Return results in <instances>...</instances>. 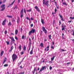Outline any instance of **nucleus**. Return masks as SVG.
<instances>
[{
    "instance_id": "nucleus-1",
    "label": "nucleus",
    "mask_w": 74,
    "mask_h": 74,
    "mask_svg": "<svg viewBox=\"0 0 74 74\" xmlns=\"http://www.w3.org/2000/svg\"><path fill=\"white\" fill-rule=\"evenodd\" d=\"M17 55L16 54L14 53L12 55V59L13 60V62H14V61L17 59Z\"/></svg>"
},
{
    "instance_id": "nucleus-2",
    "label": "nucleus",
    "mask_w": 74,
    "mask_h": 74,
    "mask_svg": "<svg viewBox=\"0 0 74 74\" xmlns=\"http://www.w3.org/2000/svg\"><path fill=\"white\" fill-rule=\"evenodd\" d=\"M35 31H36V30L32 28L31 30L29 32L28 34L29 36H30L32 33H34Z\"/></svg>"
},
{
    "instance_id": "nucleus-3",
    "label": "nucleus",
    "mask_w": 74,
    "mask_h": 74,
    "mask_svg": "<svg viewBox=\"0 0 74 74\" xmlns=\"http://www.w3.org/2000/svg\"><path fill=\"white\" fill-rule=\"evenodd\" d=\"M43 4H45V5H46L47 7H48L49 5V3H48L49 2V1H47V2H45V0H43Z\"/></svg>"
},
{
    "instance_id": "nucleus-4",
    "label": "nucleus",
    "mask_w": 74,
    "mask_h": 74,
    "mask_svg": "<svg viewBox=\"0 0 74 74\" xmlns=\"http://www.w3.org/2000/svg\"><path fill=\"white\" fill-rule=\"evenodd\" d=\"M5 5H2L1 6V8H3L1 9L0 10L1 11H3L4 10H5Z\"/></svg>"
},
{
    "instance_id": "nucleus-5",
    "label": "nucleus",
    "mask_w": 74,
    "mask_h": 74,
    "mask_svg": "<svg viewBox=\"0 0 74 74\" xmlns=\"http://www.w3.org/2000/svg\"><path fill=\"white\" fill-rule=\"evenodd\" d=\"M23 9H22L20 12L21 17V18H22L23 16Z\"/></svg>"
},
{
    "instance_id": "nucleus-6",
    "label": "nucleus",
    "mask_w": 74,
    "mask_h": 74,
    "mask_svg": "<svg viewBox=\"0 0 74 74\" xmlns=\"http://www.w3.org/2000/svg\"><path fill=\"white\" fill-rule=\"evenodd\" d=\"M42 29L43 32H45V34H47V31L46 29H45V27L43 26L42 27Z\"/></svg>"
},
{
    "instance_id": "nucleus-7",
    "label": "nucleus",
    "mask_w": 74,
    "mask_h": 74,
    "mask_svg": "<svg viewBox=\"0 0 74 74\" xmlns=\"http://www.w3.org/2000/svg\"><path fill=\"white\" fill-rule=\"evenodd\" d=\"M46 68V66H44L42 67L41 68V69H40V71H39V73H40L41 71H43Z\"/></svg>"
},
{
    "instance_id": "nucleus-8",
    "label": "nucleus",
    "mask_w": 74,
    "mask_h": 74,
    "mask_svg": "<svg viewBox=\"0 0 74 74\" xmlns=\"http://www.w3.org/2000/svg\"><path fill=\"white\" fill-rule=\"evenodd\" d=\"M6 21H7V19H5L3 21L2 23V25L3 26L5 25V22H6Z\"/></svg>"
},
{
    "instance_id": "nucleus-9",
    "label": "nucleus",
    "mask_w": 74,
    "mask_h": 74,
    "mask_svg": "<svg viewBox=\"0 0 74 74\" xmlns=\"http://www.w3.org/2000/svg\"><path fill=\"white\" fill-rule=\"evenodd\" d=\"M49 46H48L47 48H45V51H48L49 50Z\"/></svg>"
},
{
    "instance_id": "nucleus-10",
    "label": "nucleus",
    "mask_w": 74,
    "mask_h": 74,
    "mask_svg": "<svg viewBox=\"0 0 74 74\" xmlns=\"http://www.w3.org/2000/svg\"><path fill=\"white\" fill-rule=\"evenodd\" d=\"M59 15L60 16V17L61 18V21H64V19L63 18L62 16L60 14H59Z\"/></svg>"
},
{
    "instance_id": "nucleus-11",
    "label": "nucleus",
    "mask_w": 74,
    "mask_h": 74,
    "mask_svg": "<svg viewBox=\"0 0 74 74\" xmlns=\"http://www.w3.org/2000/svg\"><path fill=\"white\" fill-rule=\"evenodd\" d=\"M35 9H36L37 11H38V12H39V11H40V10H39V8H38V7L37 6H36L34 7Z\"/></svg>"
},
{
    "instance_id": "nucleus-12",
    "label": "nucleus",
    "mask_w": 74,
    "mask_h": 74,
    "mask_svg": "<svg viewBox=\"0 0 74 74\" xmlns=\"http://www.w3.org/2000/svg\"><path fill=\"white\" fill-rule=\"evenodd\" d=\"M10 39H11L12 41H15V40H14V38L13 37H10Z\"/></svg>"
},
{
    "instance_id": "nucleus-13",
    "label": "nucleus",
    "mask_w": 74,
    "mask_h": 74,
    "mask_svg": "<svg viewBox=\"0 0 74 74\" xmlns=\"http://www.w3.org/2000/svg\"><path fill=\"white\" fill-rule=\"evenodd\" d=\"M36 70V67H35L34 68V70L32 71L33 74H34L35 73Z\"/></svg>"
},
{
    "instance_id": "nucleus-14",
    "label": "nucleus",
    "mask_w": 74,
    "mask_h": 74,
    "mask_svg": "<svg viewBox=\"0 0 74 74\" xmlns=\"http://www.w3.org/2000/svg\"><path fill=\"white\" fill-rule=\"evenodd\" d=\"M33 49H32V50H31L30 52V55H32L33 53Z\"/></svg>"
},
{
    "instance_id": "nucleus-15",
    "label": "nucleus",
    "mask_w": 74,
    "mask_h": 74,
    "mask_svg": "<svg viewBox=\"0 0 74 74\" xmlns=\"http://www.w3.org/2000/svg\"><path fill=\"white\" fill-rule=\"evenodd\" d=\"M7 60V58H4V60L3 62V64H4V63L6 62V60Z\"/></svg>"
},
{
    "instance_id": "nucleus-16",
    "label": "nucleus",
    "mask_w": 74,
    "mask_h": 74,
    "mask_svg": "<svg viewBox=\"0 0 74 74\" xmlns=\"http://www.w3.org/2000/svg\"><path fill=\"white\" fill-rule=\"evenodd\" d=\"M4 53V51H2L1 53V56H3V55Z\"/></svg>"
},
{
    "instance_id": "nucleus-17",
    "label": "nucleus",
    "mask_w": 74,
    "mask_h": 74,
    "mask_svg": "<svg viewBox=\"0 0 74 74\" xmlns=\"http://www.w3.org/2000/svg\"><path fill=\"white\" fill-rule=\"evenodd\" d=\"M62 27H66V25H64V23H63L62 24Z\"/></svg>"
},
{
    "instance_id": "nucleus-18",
    "label": "nucleus",
    "mask_w": 74,
    "mask_h": 74,
    "mask_svg": "<svg viewBox=\"0 0 74 74\" xmlns=\"http://www.w3.org/2000/svg\"><path fill=\"white\" fill-rule=\"evenodd\" d=\"M18 30H17V29H16L15 31V34L16 35L17 34H18Z\"/></svg>"
},
{
    "instance_id": "nucleus-19",
    "label": "nucleus",
    "mask_w": 74,
    "mask_h": 74,
    "mask_svg": "<svg viewBox=\"0 0 74 74\" xmlns=\"http://www.w3.org/2000/svg\"><path fill=\"white\" fill-rule=\"evenodd\" d=\"M21 47H22L21 45H20L18 47V48L19 49V51H21V50L22 49L21 48Z\"/></svg>"
},
{
    "instance_id": "nucleus-20",
    "label": "nucleus",
    "mask_w": 74,
    "mask_h": 74,
    "mask_svg": "<svg viewBox=\"0 0 74 74\" xmlns=\"http://www.w3.org/2000/svg\"><path fill=\"white\" fill-rule=\"evenodd\" d=\"M27 11L29 12H31L32 9H29V10H27Z\"/></svg>"
},
{
    "instance_id": "nucleus-21",
    "label": "nucleus",
    "mask_w": 74,
    "mask_h": 74,
    "mask_svg": "<svg viewBox=\"0 0 74 74\" xmlns=\"http://www.w3.org/2000/svg\"><path fill=\"white\" fill-rule=\"evenodd\" d=\"M40 46L41 47H43V43H41L40 45Z\"/></svg>"
},
{
    "instance_id": "nucleus-22",
    "label": "nucleus",
    "mask_w": 74,
    "mask_h": 74,
    "mask_svg": "<svg viewBox=\"0 0 74 74\" xmlns=\"http://www.w3.org/2000/svg\"><path fill=\"white\" fill-rule=\"evenodd\" d=\"M7 17H8V18H12V16H7Z\"/></svg>"
},
{
    "instance_id": "nucleus-23",
    "label": "nucleus",
    "mask_w": 74,
    "mask_h": 74,
    "mask_svg": "<svg viewBox=\"0 0 74 74\" xmlns=\"http://www.w3.org/2000/svg\"><path fill=\"white\" fill-rule=\"evenodd\" d=\"M41 22L42 24H44V20L41 19Z\"/></svg>"
},
{
    "instance_id": "nucleus-24",
    "label": "nucleus",
    "mask_w": 74,
    "mask_h": 74,
    "mask_svg": "<svg viewBox=\"0 0 74 74\" xmlns=\"http://www.w3.org/2000/svg\"><path fill=\"white\" fill-rule=\"evenodd\" d=\"M54 58H55V56H53V57H52V58H51V61H53V60H54Z\"/></svg>"
},
{
    "instance_id": "nucleus-25",
    "label": "nucleus",
    "mask_w": 74,
    "mask_h": 74,
    "mask_svg": "<svg viewBox=\"0 0 74 74\" xmlns=\"http://www.w3.org/2000/svg\"><path fill=\"white\" fill-rule=\"evenodd\" d=\"M26 46H24V48H23V50L24 51H26Z\"/></svg>"
},
{
    "instance_id": "nucleus-26",
    "label": "nucleus",
    "mask_w": 74,
    "mask_h": 74,
    "mask_svg": "<svg viewBox=\"0 0 74 74\" xmlns=\"http://www.w3.org/2000/svg\"><path fill=\"white\" fill-rule=\"evenodd\" d=\"M55 0H54V3H55V4L56 5V6H57V2L55 1Z\"/></svg>"
},
{
    "instance_id": "nucleus-27",
    "label": "nucleus",
    "mask_w": 74,
    "mask_h": 74,
    "mask_svg": "<svg viewBox=\"0 0 74 74\" xmlns=\"http://www.w3.org/2000/svg\"><path fill=\"white\" fill-rule=\"evenodd\" d=\"M65 27H62V30H65L64 28H65Z\"/></svg>"
},
{
    "instance_id": "nucleus-28",
    "label": "nucleus",
    "mask_w": 74,
    "mask_h": 74,
    "mask_svg": "<svg viewBox=\"0 0 74 74\" xmlns=\"http://www.w3.org/2000/svg\"><path fill=\"white\" fill-rule=\"evenodd\" d=\"M49 37L50 40H51V35H50L49 36Z\"/></svg>"
},
{
    "instance_id": "nucleus-29",
    "label": "nucleus",
    "mask_w": 74,
    "mask_h": 74,
    "mask_svg": "<svg viewBox=\"0 0 74 74\" xmlns=\"http://www.w3.org/2000/svg\"><path fill=\"white\" fill-rule=\"evenodd\" d=\"M8 26H11V23L10 22H9L8 24Z\"/></svg>"
},
{
    "instance_id": "nucleus-30",
    "label": "nucleus",
    "mask_w": 74,
    "mask_h": 74,
    "mask_svg": "<svg viewBox=\"0 0 74 74\" xmlns=\"http://www.w3.org/2000/svg\"><path fill=\"white\" fill-rule=\"evenodd\" d=\"M8 66V64H5L4 65V67H7Z\"/></svg>"
},
{
    "instance_id": "nucleus-31",
    "label": "nucleus",
    "mask_w": 74,
    "mask_h": 74,
    "mask_svg": "<svg viewBox=\"0 0 74 74\" xmlns=\"http://www.w3.org/2000/svg\"><path fill=\"white\" fill-rule=\"evenodd\" d=\"M22 38L23 40V39H24L25 38V36H22V38Z\"/></svg>"
},
{
    "instance_id": "nucleus-32",
    "label": "nucleus",
    "mask_w": 74,
    "mask_h": 74,
    "mask_svg": "<svg viewBox=\"0 0 74 74\" xmlns=\"http://www.w3.org/2000/svg\"><path fill=\"white\" fill-rule=\"evenodd\" d=\"M51 48L52 49H54V47L52 45L51 47Z\"/></svg>"
},
{
    "instance_id": "nucleus-33",
    "label": "nucleus",
    "mask_w": 74,
    "mask_h": 74,
    "mask_svg": "<svg viewBox=\"0 0 74 74\" xmlns=\"http://www.w3.org/2000/svg\"><path fill=\"white\" fill-rule=\"evenodd\" d=\"M62 4H64V5H67V3H63Z\"/></svg>"
},
{
    "instance_id": "nucleus-34",
    "label": "nucleus",
    "mask_w": 74,
    "mask_h": 74,
    "mask_svg": "<svg viewBox=\"0 0 74 74\" xmlns=\"http://www.w3.org/2000/svg\"><path fill=\"white\" fill-rule=\"evenodd\" d=\"M17 5H16L15 6V7H14V9H17Z\"/></svg>"
},
{
    "instance_id": "nucleus-35",
    "label": "nucleus",
    "mask_w": 74,
    "mask_h": 74,
    "mask_svg": "<svg viewBox=\"0 0 74 74\" xmlns=\"http://www.w3.org/2000/svg\"><path fill=\"white\" fill-rule=\"evenodd\" d=\"M6 42L7 45H9V44H10V42H9L6 41Z\"/></svg>"
},
{
    "instance_id": "nucleus-36",
    "label": "nucleus",
    "mask_w": 74,
    "mask_h": 74,
    "mask_svg": "<svg viewBox=\"0 0 74 74\" xmlns=\"http://www.w3.org/2000/svg\"><path fill=\"white\" fill-rule=\"evenodd\" d=\"M70 19H74V17H70Z\"/></svg>"
},
{
    "instance_id": "nucleus-37",
    "label": "nucleus",
    "mask_w": 74,
    "mask_h": 74,
    "mask_svg": "<svg viewBox=\"0 0 74 74\" xmlns=\"http://www.w3.org/2000/svg\"><path fill=\"white\" fill-rule=\"evenodd\" d=\"M24 13H25V14H26V9H25V8L24 9Z\"/></svg>"
},
{
    "instance_id": "nucleus-38",
    "label": "nucleus",
    "mask_w": 74,
    "mask_h": 74,
    "mask_svg": "<svg viewBox=\"0 0 74 74\" xmlns=\"http://www.w3.org/2000/svg\"><path fill=\"white\" fill-rule=\"evenodd\" d=\"M13 48H14V46H12L11 47L10 49L12 50V49H13Z\"/></svg>"
},
{
    "instance_id": "nucleus-39",
    "label": "nucleus",
    "mask_w": 74,
    "mask_h": 74,
    "mask_svg": "<svg viewBox=\"0 0 74 74\" xmlns=\"http://www.w3.org/2000/svg\"><path fill=\"white\" fill-rule=\"evenodd\" d=\"M29 45L30 47H31V45H32V43L31 42H29Z\"/></svg>"
},
{
    "instance_id": "nucleus-40",
    "label": "nucleus",
    "mask_w": 74,
    "mask_h": 74,
    "mask_svg": "<svg viewBox=\"0 0 74 74\" xmlns=\"http://www.w3.org/2000/svg\"><path fill=\"white\" fill-rule=\"evenodd\" d=\"M15 0H14V1H13V2L10 5H12V4H14V3L15 2Z\"/></svg>"
},
{
    "instance_id": "nucleus-41",
    "label": "nucleus",
    "mask_w": 74,
    "mask_h": 74,
    "mask_svg": "<svg viewBox=\"0 0 74 74\" xmlns=\"http://www.w3.org/2000/svg\"><path fill=\"white\" fill-rule=\"evenodd\" d=\"M59 25L60 26V25H61V21L60 20V21H59Z\"/></svg>"
},
{
    "instance_id": "nucleus-42",
    "label": "nucleus",
    "mask_w": 74,
    "mask_h": 74,
    "mask_svg": "<svg viewBox=\"0 0 74 74\" xmlns=\"http://www.w3.org/2000/svg\"><path fill=\"white\" fill-rule=\"evenodd\" d=\"M21 54L22 55L23 54H24V52H23V51H22V52L21 53Z\"/></svg>"
},
{
    "instance_id": "nucleus-43",
    "label": "nucleus",
    "mask_w": 74,
    "mask_h": 74,
    "mask_svg": "<svg viewBox=\"0 0 74 74\" xmlns=\"http://www.w3.org/2000/svg\"><path fill=\"white\" fill-rule=\"evenodd\" d=\"M52 67L51 66H50L49 67V69L50 70H52Z\"/></svg>"
},
{
    "instance_id": "nucleus-44",
    "label": "nucleus",
    "mask_w": 74,
    "mask_h": 74,
    "mask_svg": "<svg viewBox=\"0 0 74 74\" xmlns=\"http://www.w3.org/2000/svg\"><path fill=\"white\" fill-rule=\"evenodd\" d=\"M7 30H6L5 32V34H7Z\"/></svg>"
},
{
    "instance_id": "nucleus-45",
    "label": "nucleus",
    "mask_w": 74,
    "mask_h": 74,
    "mask_svg": "<svg viewBox=\"0 0 74 74\" xmlns=\"http://www.w3.org/2000/svg\"><path fill=\"white\" fill-rule=\"evenodd\" d=\"M26 19L29 20V21H30V19L29 18L27 17H26Z\"/></svg>"
},
{
    "instance_id": "nucleus-46",
    "label": "nucleus",
    "mask_w": 74,
    "mask_h": 74,
    "mask_svg": "<svg viewBox=\"0 0 74 74\" xmlns=\"http://www.w3.org/2000/svg\"><path fill=\"white\" fill-rule=\"evenodd\" d=\"M72 32H73V34H72V35L74 36V31L72 30Z\"/></svg>"
},
{
    "instance_id": "nucleus-47",
    "label": "nucleus",
    "mask_w": 74,
    "mask_h": 74,
    "mask_svg": "<svg viewBox=\"0 0 74 74\" xmlns=\"http://www.w3.org/2000/svg\"><path fill=\"white\" fill-rule=\"evenodd\" d=\"M31 27H33V24H31L30 25Z\"/></svg>"
},
{
    "instance_id": "nucleus-48",
    "label": "nucleus",
    "mask_w": 74,
    "mask_h": 74,
    "mask_svg": "<svg viewBox=\"0 0 74 74\" xmlns=\"http://www.w3.org/2000/svg\"><path fill=\"white\" fill-rule=\"evenodd\" d=\"M12 21V22H15V20L13 18Z\"/></svg>"
},
{
    "instance_id": "nucleus-49",
    "label": "nucleus",
    "mask_w": 74,
    "mask_h": 74,
    "mask_svg": "<svg viewBox=\"0 0 74 74\" xmlns=\"http://www.w3.org/2000/svg\"><path fill=\"white\" fill-rule=\"evenodd\" d=\"M61 51H66V50H64V49H61Z\"/></svg>"
},
{
    "instance_id": "nucleus-50",
    "label": "nucleus",
    "mask_w": 74,
    "mask_h": 74,
    "mask_svg": "<svg viewBox=\"0 0 74 74\" xmlns=\"http://www.w3.org/2000/svg\"><path fill=\"white\" fill-rule=\"evenodd\" d=\"M53 24H55V20H54L53 21Z\"/></svg>"
},
{
    "instance_id": "nucleus-51",
    "label": "nucleus",
    "mask_w": 74,
    "mask_h": 74,
    "mask_svg": "<svg viewBox=\"0 0 74 74\" xmlns=\"http://www.w3.org/2000/svg\"><path fill=\"white\" fill-rule=\"evenodd\" d=\"M55 11L56 12V11H57V9H56V8L55 9Z\"/></svg>"
},
{
    "instance_id": "nucleus-52",
    "label": "nucleus",
    "mask_w": 74,
    "mask_h": 74,
    "mask_svg": "<svg viewBox=\"0 0 74 74\" xmlns=\"http://www.w3.org/2000/svg\"><path fill=\"white\" fill-rule=\"evenodd\" d=\"M30 48H31V47H30V46H29V47L28 50V52H29V51H30Z\"/></svg>"
},
{
    "instance_id": "nucleus-53",
    "label": "nucleus",
    "mask_w": 74,
    "mask_h": 74,
    "mask_svg": "<svg viewBox=\"0 0 74 74\" xmlns=\"http://www.w3.org/2000/svg\"><path fill=\"white\" fill-rule=\"evenodd\" d=\"M22 30H23V29H22V28H21V32H22Z\"/></svg>"
},
{
    "instance_id": "nucleus-54",
    "label": "nucleus",
    "mask_w": 74,
    "mask_h": 74,
    "mask_svg": "<svg viewBox=\"0 0 74 74\" xmlns=\"http://www.w3.org/2000/svg\"><path fill=\"white\" fill-rule=\"evenodd\" d=\"M12 49H10V50H9V52H12Z\"/></svg>"
},
{
    "instance_id": "nucleus-55",
    "label": "nucleus",
    "mask_w": 74,
    "mask_h": 74,
    "mask_svg": "<svg viewBox=\"0 0 74 74\" xmlns=\"http://www.w3.org/2000/svg\"><path fill=\"white\" fill-rule=\"evenodd\" d=\"M71 1L72 3H73V2H74V0H71Z\"/></svg>"
},
{
    "instance_id": "nucleus-56",
    "label": "nucleus",
    "mask_w": 74,
    "mask_h": 74,
    "mask_svg": "<svg viewBox=\"0 0 74 74\" xmlns=\"http://www.w3.org/2000/svg\"><path fill=\"white\" fill-rule=\"evenodd\" d=\"M20 68L21 69H23V68L22 67V66H20Z\"/></svg>"
},
{
    "instance_id": "nucleus-57",
    "label": "nucleus",
    "mask_w": 74,
    "mask_h": 74,
    "mask_svg": "<svg viewBox=\"0 0 74 74\" xmlns=\"http://www.w3.org/2000/svg\"><path fill=\"white\" fill-rule=\"evenodd\" d=\"M52 43L53 45H54L55 43L54 42H53V41Z\"/></svg>"
},
{
    "instance_id": "nucleus-58",
    "label": "nucleus",
    "mask_w": 74,
    "mask_h": 74,
    "mask_svg": "<svg viewBox=\"0 0 74 74\" xmlns=\"http://www.w3.org/2000/svg\"><path fill=\"white\" fill-rule=\"evenodd\" d=\"M72 21H68V22H69V23H71V22Z\"/></svg>"
},
{
    "instance_id": "nucleus-59",
    "label": "nucleus",
    "mask_w": 74,
    "mask_h": 74,
    "mask_svg": "<svg viewBox=\"0 0 74 74\" xmlns=\"http://www.w3.org/2000/svg\"><path fill=\"white\" fill-rule=\"evenodd\" d=\"M15 39H16V40H18V38L16 37H15Z\"/></svg>"
},
{
    "instance_id": "nucleus-60",
    "label": "nucleus",
    "mask_w": 74,
    "mask_h": 74,
    "mask_svg": "<svg viewBox=\"0 0 74 74\" xmlns=\"http://www.w3.org/2000/svg\"><path fill=\"white\" fill-rule=\"evenodd\" d=\"M70 63H71V62H69L67 63L66 64H70Z\"/></svg>"
},
{
    "instance_id": "nucleus-61",
    "label": "nucleus",
    "mask_w": 74,
    "mask_h": 74,
    "mask_svg": "<svg viewBox=\"0 0 74 74\" xmlns=\"http://www.w3.org/2000/svg\"><path fill=\"white\" fill-rule=\"evenodd\" d=\"M29 42H31V39H30V38L29 39Z\"/></svg>"
},
{
    "instance_id": "nucleus-62",
    "label": "nucleus",
    "mask_w": 74,
    "mask_h": 74,
    "mask_svg": "<svg viewBox=\"0 0 74 74\" xmlns=\"http://www.w3.org/2000/svg\"><path fill=\"white\" fill-rule=\"evenodd\" d=\"M20 0H18V3H19L20 2Z\"/></svg>"
},
{
    "instance_id": "nucleus-63",
    "label": "nucleus",
    "mask_w": 74,
    "mask_h": 74,
    "mask_svg": "<svg viewBox=\"0 0 74 74\" xmlns=\"http://www.w3.org/2000/svg\"><path fill=\"white\" fill-rule=\"evenodd\" d=\"M2 4V1L0 2V4Z\"/></svg>"
},
{
    "instance_id": "nucleus-64",
    "label": "nucleus",
    "mask_w": 74,
    "mask_h": 74,
    "mask_svg": "<svg viewBox=\"0 0 74 74\" xmlns=\"http://www.w3.org/2000/svg\"><path fill=\"white\" fill-rule=\"evenodd\" d=\"M7 73L8 74H10V73H9V72H7Z\"/></svg>"
}]
</instances>
